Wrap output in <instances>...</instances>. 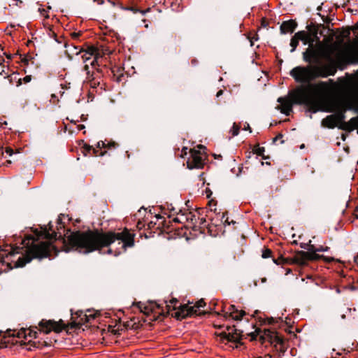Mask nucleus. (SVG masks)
Listing matches in <instances>:
<instances>
[{
	"label": "nucleus",
	"mask_w": 358,
	"mask_h": 358,
	"mask_svg": "<svg viewBox=\"0 0 358 358\" xmlns=\"http://www.w3.org/2000/svg\"><path fill=\"white\" fill-rule=\"evenodd\" d=\"M64 243L66 252L76 250L88 253L108 246V252L117 256L124 252L127 248L134 246V234L127 229L121 232L105 234L92 231H76L68 236Z\"/></svg>",
	"instance_id": "obj_1"
},
{
	"label": "nucleus",
	"mask_w": 358,
	"mask_h": 358,
	"mask_svg": "<svg viewBox=\"0 0 358 358\" xmlns=\"http://www.w3.org/2000/svg\"><path fill=\"white\" fill-rule=\"evenodd\" d=\"M52 228V226L49 224L48 229L47 227L42 228L40 231L36 229V238L30 236L23 241L24 248H12L5 257L4 254L0 253V257L3 258V262H6L9 265L13 262L15 267H22L33 258L49 256L55 249L52 241L56 240L57 236Z\"/></svg>",
	"instance_id": "obj_2"
},
{
	"label": "nucleus",
	"mask_w": 358,
	"mask_h": 358,
	"mask_svg": "<svg viewBox=\"0 0 358 358\" xmlns=\"http://www.w3.org/2000/svg\"><path fill=\"white\" fill-rule=\"evenodd\" d=\"M333 86L327 82H319L307 85H301L292 90V97L299 104L308 106L313 112H316L330 104V100L336 96H332Z\"/></svg>",
	"instance_id": "obj_3"
},
{
	"label": "nucleus",
	"mask_w": 358,
	"mask_h": 358,
	"mask_svg": "<svg viewBox=\"0 0 358 358\" xmlns=\"http://www.w3.org/2000/svg\"><path fill=\"white\" fill-rule=\"evenodd\" d=\"M335 73L336 67L332 62L307 66H296L290 71L291 76L299 83H309L317 78H327Z\"/></svg>",
	"instance_id": "obj_4"
},
{
	"label": "nucleus",
	"mask_w": 358,
	"mask_h": 358,
	"mask_svg": "<svg viewBox=\"0 0 358 358\" xmlns=\"http://www.w3.org/2000/svg\"><path fill=\"white\" fill-rule=\"evenodd\" d=\"M358 103L357 98L351 92H346L336 95L330 100V104L326 106L323 110L327 112H336L334 115H336L338 128L345 122V112L347 110L352 109Z\"/></svg>",
	"instance_id": "obj_5"
},
{
	"label": "nucleus",
	"mask_w": 358,
	"mask_h": 358,
	"mask_svg": "<svg viewBox=\"0 0 358 358\" xmlns=\"http://www.w3.org/2000/svg\"><path fill=\"white\" fill-rule=\"evenodd\" d=\"M315 52L316 62H318L320 58H324L328 61V63L332 62L335 64L336 69L338 66L353 62L358 56V50L353 48H349L345 50L338 52L335 58L332 59L331 57V51L321 42H319L313 47Z\"/></svg>",
	"instance_id": "obj_6"
},
{
	"label": "nucleus",
	"mask_w": 358,
	"mask_h": 358,
	"mask_svg": "<svg viewBox=\"0 0 358 358\" xmlns=\"http://www.w3.org/2000/svg\"><path fill=\"white\" fill-rule=\"evenodd\" d=\"M217 341L225 345H229L230 348H235L238 347L240 343L241 335V332L235 329L234 327H227L225 331L217 334Z\"/></svg>",
	"instance_id": "obj_7"
},
{
	"label": "nucleus",
	"mask_w": 358,
	"mask_h": 358,
	"mask_svg": "<svg viewBox=\"0 0 358 358\" xmlns=\"http://www.w3.org/2000/svg\"><path fill=\"white\" fill-rule=\"evenodd\" d=\"M38 327L39 331L45 334H48L51 331L59 333L64 329L66 324L62 320H59L58 322L51 320H42L38 324Z\"/></svg>",
	"instance_id": "obj_8"
},
{
	"label": "nucleus",
	"mask_w": 358,
	"mask_h": 358,
	"mask_svg": "<svg viewBox=\"0 0 358 358\" xmlns=\"http://www.w3.org/2000/svg\"><path fill=\"white\" fill-rule=\"evenodd\" d=\"M199 150L193 149L190 150V156L187 161V167L189 169H201L203 166L204 154L201 152V149L204 148L203 145H198Z\"/></svg>",
	"instance_id": "obj_9"
},
{
	"label": "nucleus",
	"mask_w": 358,
	"mask_h": 358,
	"mask_svg": "<svg viewBox=\"0 0 358 358\" xmlns=\"http://www.w3.org/2000/svg\"><path fill=\"white\" fill-rule=\"evenodd\" d=\"M250 336L252 340L257 339V336H259L262 343L268 341L271 343L273 342L279 343L281 342V339L278 334L275 331L269 329H264V331L256 329L254 332L251 333Z\"/></svg>",
	"instance_id": "obj_10"
},
{
	"label": "nucleus",
	"mask_w": 358,
	"mask_h": 358,
	"mask_svg": "<svg viewBox=\"0 0 358 358\" xmlns=\"http://www.w3.org/2000/svg\"><path fill=\"white\" fill-rule=\"evenodd\" d=\"M82 58L85 65V71H89V65L94 66L97 61L98 50L96 48L90 47L86 50L81 52Z\"/></svg>",
	"instance_id": "obj_11"
},
{
	"label": "nucleus",
	"mask_w": 358,
	"mask_h": 358,
	"mask_svg": "<svg viewBox=\"0 0 358 358\" xmlns=\"http://www.w3.org/2000/svg\"><path fill=\"white\" fill-rule=\"evenodd\" d=\"M205 302L203 300H200L196 302L194 306L189 307L186 305H184L180 311H178L175 313V316L176 318H184L187 316L192 315L194 314H199L198 312L200 308H203L205 306Z\"/></svg>",
	"instance_id": "obj_12"
},
{
	"label": "nucleus",
	"mask_w": 358,
	"mask_h": 358,
	"mask_svg": "<svg viewBox=\"0 0 358 358\" xmlns=\"http://www.w3.org/2000/svg\"><path fill=\"white\" fill-rule=\"evenodd\" d=\"M292 91L289 92V96L287 97H280L278 99V102L280 103L277 108L280 112L286 115H289L292 110V106L294 103L297 104L292 97Z\"/></svg>",
	"instance_id": "obj_13"
},
{
	"label": "nucleus",
	"mask_w": 358,
	"mask_h": 358,
	"mask_svg": "<svg viewBox=\"0 0 358 358\" xmlns=\"http://www.w3.org/2000/svg\"><path fill=\"white\" fill-rule=\"evenodd\" d=\"M166 308L167 309V313L171 314L172 316H175V313L178 311H180L182 306L176 299H172L169 301H165Z\"/></svg>",
	"instance_id": "obj_14"
},
{
	"label": "nucleus",
	"mask_w": 358,
	"mask_h": 358,
	"mask_svg": "<svg viewBox=\"0 0 358 358\" xmlns=\"http://www.w3.org/2000/svg\"><path fill=\"white\" fill-rule=\"evenodd\" d=\"M245 314V311L238 310L235 306L231 305L225 313V317H231L234 320H241Z\"/></svg>",
	"instance_id": "obj_15"
},
{
	"label": "nucleus",
	"mask_w": 358,
	"mask_h": 358,
	"mask_svg": "<svg viewBox=\"0 0 358 358\" xmlns=\"http://www.w3.org/2000/svg\"><path fill=\"white\" fill-rule=\"evenodd\" d=\"M340 129L348 132L357 129L358 134V115L351 118L348 122L343 123Z\"/></svg>",
	"instance_id": "obj_16"
},
{
	"label": "nucleus",
	"mask_w": 358,
	"mask_h": 358,
	"mask_svg": "<svg viewBox=\"0 0 358 358\" xmlns=\"http://www.w3.org/2000/svg\"><path fill=\"white\" fill-rule=\"evenodd\" d=\"M296 36L299 41H301L304 45L308 44L309 46L313 45L314 39L306 31H301L296 33Z\"/></svg>",
	"instance_id": "obj_17"
},
{
	"label": "nucleus",
	"mask_w": 358,
	"mask_h": 358,
	"mask_svg": "<svg viewBox=\"0 0 358 358\" xmlns=\"http://www.w3.org/2000/svg\"><path fill=\"white\" fill-rule=\"evenodd\" d=\"M322 125L324 127H327L329 129H333L335 127H338L336 115H330L327 116L325 118L322 120Z\"/></svg>",
	"instance_id": "obj_18"
},
{
	"label": "nucleus",
	"mask_w": 358,
	"mask_h": 358,
	"mask_svg": "<svg viewBox=\"0 0 358 358\" xmlns=\"http://www.w3.org/2000/svg\"><path fill=\"white\" fill-rule=\"evenodd\" d=\"M296 26L297 24L294 20L285 21L281 24L280 30L283 34L292 33L295 30Z\"/></svg>",
	"instance_id": "obj_19"
},
{
	"label": "nucleus",
	"mask_w": 358,
	"mask_h": 358,
	"mask_svg": "<svg viewBox=\"0 0 358 358\" xmlns=\"http://www.w3.org/2000/svg\"><path fill=\"white\" fill-rule=\"evenodd\" d=\"M138 306L142 313L148 315L154 311L155 308H159V306H157L155 303H150L148 305H144L141 303H139Z\"/></svg>",
	"instance_id": "obj_20"
},
{
	"label": "nucleus",
	"mask_w": 358,
	"mask_h": 358,
	"mask_svg": "<svg viewBox=\"0 0 358 358\" xmlns=\"http://www.w3.org/2000/svg\"><path fill=\"white\" fill-rule=\"evenodd\" d=\"M303 59L307 62H310L312 60L316 62L315 52L313 50V45L309 46L306 52H303Z\"/></svg>",
	"instance_id": "obj_21"
},
{
	"label": "nucleus",
	"mask_w": 358,
	"mask_h": 358,
	"mask_svg": "<svg viewBox=\"0 0 358 358\" xmlns=\"http://www.w3.org/2000/svg\"><path fill=\"white\" fill-rule=\"evenodd\" d=\"M80 320L78 322H74V326H81L84 324L85 323L89 322L91 319L94 318V315L92 314H83V313H80Z\"/></svg>",
	"instance_id": "obj_22"
},
{
	"label": "nucleus",
	"mask_w": 358,
	"mask_h": 358,
	"mask_svg": "<svg viewBox=\"0 0 358 358\" xmlns=\"http://www.w3.org/2000/svg\"><path fill=\"white\" fill-rule=\"evenodd\" d=\"M87 71L86 82L89 83L92 88H96L99 85V81L94 77V73L90 74L89 71Z\"/></svg>",
	"instance_id": "obj_23"
},
{
	"label": "nucleus",
	"mask_w": 358,
	"mask_h": 358,
	"mask_svg": "<svg viewBox=\"0 0 358 358\" xmlns=\"http://www.w3.org/2000/svg\"><path fill=\"white\" fill-rule=\"evenodd\" d=\"M303 252H303V251L300 252L295 256L294 262L296 263L301 264V265H303L307 262V261H308L307 257L303 255Z\"/></svg>",
	"instance_id": "obj_24"
},
{
	"label": "nucleus",
	"mask_w": 358,
	"mask_h": 358,
	"mask_svg": "<svg viewBox=\"0 0 358 358\" xmlns=\"http://www.w3.org/2000/svg\"><path fill=\"white\" fill-rule=\"evenodd\" d=\"M17 336L20 338L24 337V338H27L28 336L30 338H36V332L33 331L31 329H27V330H24L22 332H19Z\"/></svg>",
	"instance_id": "obj_25"
},
{
	"label": "nucleus",
	"mask_w": 358,
	"mask_h": 358,
	"mask_svg": "<svg viewBox=\"0 0 358 358\" xmlns=\"http://www.w3.org/2000/svg\"><path fill=\"white\" fill-rule=\"evenodd\" d=\"M317 251L310 250V247L308 249V251L306 252H303V255L307 257L308 261V260H315L318 259L320 256L316 254Z\"/></svg>",
	"instance_id": "obj_26"
},
{
	"label": "nucleus",
	"mask_w": 358,
	"mask_h": 358,
	"mask_svg": "<svg viewBox=\"0 0 358 358\" xmlns=\"http://www.w3.org/2000/svg\"><path fill=\"white\" fill-rule=\"evenodd\" d=\"M50 9V7H48V8L39 7L38 9V12L39 13L41 17L44 18V19L48 18Z\"/></svg>",
	"instance_id": "obj_27"
},
{
	"label": "nucleus",
	"mask_w": 358,
	"mask_h": 358,
	"mask_svg": "<svg viewBox=\"0 0 358 358\" xmlns=\"http://www.w3.org/2000/svg\"><path fill=\"white\" fill-rule=\"evenodd\" d=\"M299 38L298 37L296 36V33L294 34V36L291 39V41H290V45L292 47V50H291V52H294L295 51L298 44H299Z\"/></svg>",
	"instance_id": "obj_28"
},
{
	"label": "nucleus",
	"mask_w": 358,
	"mask_h": 358,
	"mask_svg": "<svg viewBox=\"0 0 358 358\" xmlns=\"http://www.w3.org/2000/svg\"><path fill=\"white\" fill-rule=\"evenodd\" d=\"M239 129H240V127L238 124H236V123H234L233 127L230 131L232 136H237L238 134Z\"/></svg>",
	"instance_id": "obj_29"
},
{
	"label": "nucleus",
	"mask_w": 358,
	"mask_h": 358,
	"mask_svg": "<svg viewBox=\"0 0 358 358\" xmlns=\"http://www.w3.org/2000/svg\"><path fill=\"white\" fill-rule=\"evenodd\" d=\"M310 250L317 251V252H324V251H327L329 250V248L328 247H322V246H320L319 248H315L313 245H310Z\"/></svg>",
	"instance_id": "obj_30"
},
{
	"label": "nucleus",
	"mask_w": 358,
	"mask_h": 358,
	"mask_svg": "<svg viewBox=\"0 0 358 358\" xmlns=\"http://www.w3.org/2000/svg\"><path fill=\"white\" fill-rule=\"evenodd\" d=\"M271 250L270 249L266 248L263 250L262 256L263 258H268L271 257Z\"/></svg>",
	"instance_id": "obj_31"
},
{
	"label": "nucleus",
	"mask_w": 358,
	"mask_h": 358,
	"mask_svg": "<svg viewBox=\"0 0 358 358\" xmlns=\"http://www.w3.org/2000/svg\"><path fill=\"white\" fill-rule=\"evenodd\" d=\"M255 153H256L257 155H262L264 152V148H261L257 146L254 149Z\"/></svg>",
	"instance_id": "obj_32"
},
{
	"label": "nucleus",
	"mask_w": 358,
	"mask_h": 358,
	"mask_svg": "<svg viewBox=\"0 0 358 358\" xmlns=\"http://www.w3.org/2000/svg\"><path fill=\"white\" fill-rule=\"evenodd\" d=\"M6 69L8 70L7 66H5L3 65L2 66L1 64H0V75L4 73L5 74L4 78H6V76L8 75V73H6Z\"/></svg>",
	"instance_id": "obj_33"
},
{
	"label": "nucleus",
	"mask_w": 358,
	"mask_h": 358,
	"mask_svg": "<svg viewBox=\"0 0 358 358\" xmlns=\"http://www.w3.org/2000/svg\"><path fill=\"white\" fill-rule=\"evenodd\" d=\"M273 262L274 263H275L276 264L279 265V264H281L282 263L285 262V259L282 257L278 258V259H273Z\"/></svg>",
	"instance_id": "obj_34"
},
{
	"label": "nucleus",
	"mask_w": 358,
	"mask_h": 358,
	"mask_svg": "<svg viewBox=\"0 0 358 358\" xmlns=\"http://www.w3.org/2000/svg\"><path fill=\"white\" fill-rule=\"evenodd\" d=\"M5 153L8 156H11L13 153V150L10 148H6L5 150Z\"/></svg>",
	"instance_id": "obj_35"
},
{
	"label": "nucleus",
	"mask_w": 358,
	"mask_h": 358,
	"mask_svg": "<svg viewBox=\"0 0 358 358\" xmlns=\"http://www.w3.org/2000/svg\"><path fill=\"white\" fill-rule=\"evenodd\" d=\"M354 87H355V90L358 94V82L355 85Z\"/></svg>",
	"instance_id": "obj_36"
},
{
	"label": "nucleus",
	"mask_w": 358,
	"mask_h": 358,
	"mask_svg": "<svg viewBox=\"0 0 358 358\" xmlns=\"http://www.w3.org/2000/svg\"><path fill=\"white\" fill-rule=\"evenodd\" d=\"M94 2H96L98 4H101L103 1V0H94Z\"/></svg>",
	"instance_id": "obj_37"
},
{
	"label": "nucleus",
	"mask_w": 358,
	"mask_h": 358,
	"mask_svg": "<svg viewBox=\"0 0 358 358\" xmlns=\"http://www.w3.org/2000/svg\"><path fill=\"white\" fill-rule=\"evenodd\" d=\"M222 94V90H220V91L217 93V96H220Z\"/></svg>",
	"instance_id": "obj_38"
},
{
	"label": "nucleus",
	"mask_w": 358,
	"mask_h": 358,
	"mask_svg": "<svg viewBox=\"0 0 358 358\" xmlns=\"http://www.w3.org/2000/svg\"><path fill=\"white\" fill-rule=\"evenodd\" d=\"M72 35H73V37H75V38H76V37H77V36H78V34H76V33H73Z\"/></svg>",
	"instance_id": "obj_39"
},
{
	"label": "nucleus",
	"mask_w": 358,
	"mask_h": 358,
	"mask_svg": "<svg viewBox=\"0 0 358 358\" xmlns=\"http://www.w3.org/2000/svg\"><path fill=\"white\" fill-rule=\"evenodd\" d=\"M250 129V125L249 124H248L247 127H244V129Z\"/></svg>",
	"instance_id": "obj_40"
},
{
	"label": "nucleus",
	"mask_w": 358,
	"mask_h": 358,
	"mask_svg": "<svg viewBox=\"0 0 358 358\" xmlns=\"http://www.w3.org/2000/svg\"><path fill=\"white\" fill-rule=\"evenodd\" d=\"M250 129V125L249 124H248L247 127H244V129Z\"/></svg>",
	"instance_id": "obj_41"
},
{
	"label": "nucleus",
	"mask_w": 358,
	"mask_h": 358,
	"mask_svg": "<svg viewBox=\"0 0 358 358\" xmlns=\"http://www.w3.org/2000/svg\"><path fill=\"white\" fill-rule=\"evenodd\" d=\"M250 129V125L249 124H248L247 127H244V129Z\"/></svg>",
	"instance_id": "obj_42"
},
{
	"label": "nucleus",
	"mask_w": 358,
	"mask_h": 358,
	"mask_svg": "<svg viewBox=\"0 0 358 358\" xmlns=\"http://www.w3.org/2000/svg\"><path fill=\"white\" fill-rule=\"evenodd\" d=\"M266 278H262V282H266Z\"/></svg>",
	"instance_id": "obj_43"
},
{
	"label": "nucleus",
	"mask_w": 358,
	"mask_h": 358,
	"mask_svg": "<svg viewBox=\"0 0 358 358\" xmlns=\"http://www.w3.org/2000/svg\"><path fill=\"white\" fill-rule=\"evenodd\" d=\"M342 138H343V141L345 140V136L343 135Z\"/></svg>",
	"instance_id": "obj_44"
},
{
	"label": "nucleus",
	"mask_w": 358,
	"mask_h": 358,
	"mask_svg": "<svg viewBox=\"0 0 358 358\" xmlns=\"http://www.w3.org/2000/svg\"><path fill=\"white\" fill-rule=\"evenodd\" d=\"M357 257H358V254H357Z\"/></svg>",
	"instance_id": "obj_45"
}]
</instances>
